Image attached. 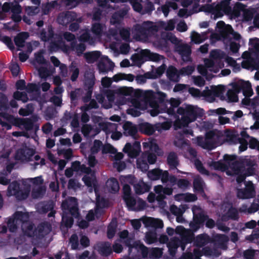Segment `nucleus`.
<instances>
[{"mask_svg": "<svg viewBox=\"0 0 259 259\" xmlns=\"http://www.w3.org/2000/svg\"><path fill=\"white\" fill-rule=\"evenodd\" d=\"M175 24L176 21L174 19H170L167 22L145 21L135 24L132 29V34L133 38L136 41L146 42L151 37L156 36L160 29L166 31L174 30Z\"/></svg>", "mask_w": 259, "mask_h": 259, "instance_id": "nucleus-1", "label": "nucleus"}, {"mask_svg": "<svg viewBox=\"0 0 259 259\" xmlns=\"http://www.w3.org/2000/svg\"><path fill=\"white\" fill-rule=\"evenodd\" d=\"M226 54L220 50H214L210 51L209 58L204 59V65L197 66L198 71L206 77L207 79L212 78L208 74V71L217 73L224 67V63L222 59L225 58Z\"/></svg>", "mask_w": 259, "mask_h": 259, "instance_id": "nucleus-2", "label": "nucleus"}, {"mask_svg": "<svg viewBox=\"0 0 259 259\" xmlns=\"http://www.w3.org/2000/svg\"><path fill=\"white\" fill-rule=\"evenodd\" d=\"M217 32L211 34L210 38L214 40H222L227 44L230 42V48L233 53L238 52L240 47L238 44L231 41L232 39L239 40L240 35L235 32L230 25H226L223 21H219L217 25Z\"/></svg>", "mask_w": 259, "mask_h": 259, "instance_id": "nucleus-3", "label": "nucleus"}, {"mask_svg": "<svg viewBox=\"0 0 259 259\" xmlns=\"http://www.w3.org/2000/svg\"><path fill=\"white\" fill-rule=\"evenodd\" d=\"M156 95L151 91H147L143 92L141 96V100H144V103H140L139 101L136 100L133 103L135 108H132L127 110V113L133 116H139L141 112L138 109H143L145 105H149L151 109L148 111L153 116L157 115L160 112L159 105L156 100Z\"/></svg>", "mask_w": 259, "mask_h": 259, "instance_id": "nucleus-4", "label": "nucleus"}, {"mask_svg": "<svg viewBox=\"0 0 259 259\" xmlns=\"http://www.w3.org/2000/svg\"><path fill=\"white\" fill-rule=\"evenodd\" d=\"M61 208L63 210L62 225L70 228L73 223V219L69 214L74 218H77L79 215L77 199L74 197H69L63 201Z\"/></svg>", "mask_w": 259, "mask_h": 259, "instance_id": "nucleus-5", "label": "nucleus"}, {"mask_svg": "<svg viewBox=\"0 0 259 259\" xmlns=\"http://www.w3.org/2000/svg\"><path fill=\"white\" fill-rule=\"evenodd\" d=\"M177 113L181 115V117L178 118L174 122V126L176 130L187 126L190 122L194 121L197 117L196 109L191 105L179 108L177 109Z\"/></svg>", "mask_w": 259, "mask_h": 259, "instance_id": "nucleus-6", "label": "nucleus"}, {"mask_svg": "<svg viewBox=\"0 0 259 259\" xmlns=\"http://www.w3.org/2000/svg\"><path fill=\"white\" fill-rule=\"evenodd\" d=\"M208 165L214 169L226 171L228 175L238 174L240 170L238 165V162L235 160L234 157L228 155L225 156L224 163L211 161L208 163Z\"/></svg>", "mask_w": 259, "mask_h": 259, "instance_id": "nucleus-7", "label": "nucleus"}, {"mask_svg": "<svg viewBox=\"0 0 259 259\" xmlns=\"http://www.w3.org/2000/svg\"><path fill=\"white\" fill-rule=\"evenodd\" d=\"M252 51L250 53L245 52L242 54L244 59L242 62V66L244 68L255 67L256 61L259 59V39H254L250 41Z\"/></svg>", "mask_w": 259, "mask_h": 259, "instance_id": "nucleus-8", "label": "nucleus"}, {"mask_svg": "<svg viewBox=\"0 0 259 259\" xmlns=\"http://www.w3.org/2000/svg\"><path fill=\"white\" fill-rule=\"evenodd\" d=\"M193 212V223H191L190 225L191 228L194 230H196L199 228V225L205 221L206 222V226L209 228H212L215 226V222L211 219H208L204 211L198 206H194L192 208Z\"/></svg>", "mask_w": 259, "mask_h": 259, "instance_id": "nucleus-9", "label": "nucleus"}, {"mask_svg": "<svg viewBox=\"0 0 259 259\" xmlns=\"http://www.w3.org/2000/svg\"><path fill=\"white\" fill-rule=\"evenodd\" d=\"M242 91L243 95L249 97L252 95V89L250 83L248 81H239L233 85V90H229L227 92L228 99L231 102H237L238 96L237 94Z\"/></svg>", "mask_w": 259, "mask_h": 259, "instance_id": "nucleus-10", "label": "nucleus"}, {"mask_svg": "<svg viewBox=\"0 0 259 259\" xmlns=\"http://www.w3.org/2000/svg\"><path fill=\"white\" fill-rule=\"evenodd\" d=\"M176 232L181 236V240L176 239L171 241L169 243V247L175 249L180 246L182 249L184 250L185 249L184 244L191 242L194 238V234L190 230H186L182 226L177 227Z\"/></svg>", "mask_w": 259, "mask_h": 259, "instance_id": "nucleus-11", "label": "nucleus"}, {"mask_svg": "<svg viewBox=\"0 0 259 259\" xmlns=\"http://www.w3.org/2000/svg\"><path fill=\"white\" fill-rule=\"evenodd\" d=\"M196 140L198 145L203 148L209 150L222 144L219 135L213 132L207 133L205 138L197 137Z\"/></svg>", "mask_w": 259, "mask_h": 259, "instance_id": "nucleus-12", "label": "nucleus"}, {"mask_svg": "<svg viewBox=\"0 0 259 259\" xmlns=\"http://www.w3.org/2000/svg\"><path fill=\"white\" fill-rule=\"evenodd\" d=\"M145 58L152 61L158 62L164 59V57L158 54L151 53L148 50H143L140 53L133 55L131 58L132 60L135 62V64L138 65H141L143 63Z\"/></svg>", "mask_w": 259, "mask_h": 259, "instance_id": "nucleus-13", "label": "nucleus"}, {"mask_svg": "<svg viewBox=\"0 0 259 259\" xmlns=\"http://www.w3.org/2000/svg\"><path fill=\"white\" fill-rule=\"evenodd\" d=\"M230 0H224L220 4L210 5V12L214 15V18L222 16L224 13H230L231 12V8L229 6Z\"/></svg>", "mask_w": 259, "mask_h": 259, "instance_id": "nucleus-14", "label": "nucleus"}, {"mask_svg": "<svg viewBox=\"0 0 259 259\" xmlns=\"http://www.w3.org/2000/svg\"><path fill=\"white\" fill-rule=\"evenodd\" d=\"M10 10L12 13V19L16 22L20 21L21 17L20 14L22 12L21 7L17 3H5L2 6V11L7 13Z\"/></svg>", "mask_w": 259, "mask_h": 259, "instance_id": "nucleus-15", "label": "nucleus"}, {"mask_svg": "<svg viewBox=\"0 0 259 259\" xmlns=\"http://www.w3.org/2000/svg\"><path fill=\"white\" fill-rule=\"evenodd\" d=\"M225 141L230 144H240L239 150L240 151L245 150L247 148V142L243 139L239 138L235 132L227 131L225 133Z\"/></svg>", "mask_w": 259, "mask_h": 259, "instance_id": "nucleus-16", "label": "nucleus"}, {"mask_svg": "<svg viewBox=\"0 0 259 259\" xmlns=\"http://www.w3.org/2000/svg\"><path fill=\"white\" fill-rule=\"evenodd\" d=\"M244 189H238L237 196L240 199H248L255 196V191L253 184L251 181L245 182Z\"/></svg>", "mask_w": 259, "mask_h": 259, "instance_id": "nucleus-17", "label": "nucleus"}, {"mask_svg": "<svg viewBox=\"0 0 259 259\" xmlns=\"http://www.w3.org/2000/svg\"><path fill=\"white\" fill-rule=\"evenodd\" d=\"M175 51L181 55L184 62L191 61V48L188 44L181 41L175 46Z\"/></svg>", "mask_w": 259, "mask_h": 259, "instance_id": "nucleus-18", "label": "nucleus"}, {"mask_svg": "<svg viewBox=\"0 0 259 259\" xmlns=\"http://www.w3.org/2000/svg\"><path fill=\"white\" fill-rule=\"evenodd\" d=\"M34 153L35 151L33 149L26 147L17 150L15 159L22 162H28L32 160Z\"/></svg>", "mask_w": 259, "mask_h": 259, "instance_id": "nucleus-19", "label": "nucleus"}, {"mask_svg": "<svg viewBox=\"0 0 259 259\" xmlns=\"http://www.w3.org/2000/svg\"><path fill=\"white\" fill-rule=\"evenodd\" d=\"M146 2L143 6L141 3L142 0H139L137 1V4L135 5L134 10L140 14L144 15L145 14H150L152 11L154 10V7L153 0H146Z\"/></svg>", "mask_w": 259, "mask_h": 259, "instance_id": "nucleus-20", "label": "nucleus"}, {"mask_svg": "<svg viewBox=\"0 0 259 259\" xmlns=\"http://www.w3.org/2000/svg\"><path fill=\"white\" fill-rule=\"evenodd\" d=\"M59 46L61 49L65 53H68L70 50L74 51L78 56H80L85 50V46L83 43L76 44V42L73 41L70 44V47L65 45L62 42L60 43Z\"/></svg>", "mask_w": 259, "mask_h": 259, "instance_id": "nucleus-21", "label": "nucleus"}, {"mask_svg": "<svg viewBox=\"0 0 259 259\" xmlns=\"http://www.w3.org/2000/svg\"><path fill=\"white\" fill-rule=\"evenodd\" d=\"M114 63L107 57H101L97 64L100 73H107L112 70L114 68Z\"/></svg>", "mask_w": 259, "mask_h": 259, "instance_id": "nucleus-22", "label": "nucleus"}, {"mask_svg": "<svg viewBox=\"0 0 259 259\" xmlns=\"http://www.w3.org/2000/svg\"><path fill=\"white\" fill-rule=\"evenodd\" d=\"M76 20V13L66 11L60 13L57 18L58 22L62 25H67L69 23Z\"/></svg>", "mask_w": 259, "mask_h": 259, "instance_id": "nucleus-23", "label": "nucleus"}, {"mask_svg": "<svg viewBox=\"0 0 259 259\" xmlns=\"http://www.w3.org/2000/svg\"><path fill=\"white\" fill-rule=\"evenodd\" d=\"M154 191L157 194L156 199L160 201L165 198V195L172 194L173 190L170 188L163 187L161 185H157L154 187Z\"/></svg>", "mask_w": 259, "mask_h": 259, "instance_id": "nucleus-24", "label": "nucleus"}, {"mask_svg": "<svg viewBox=\"0 0 259 259\" xmlns=\"http://www.w3.org/2000/svg\"><path fill=\"white\" fill-rule=\"evenodd\" d=\"M123 151L127 153L130 157L135 158L139 155L140 152V146L136 143L132 146L130 143H127L125 145Z\"/></svg>", "mask_w": 259, "mask_h": 259, "instance_id": "nucleus-25", "label": "nucleus"}, {"mask_svg": "<svg viewBox=\"0 0 259 259\" xmlns=\"http://www.w3.org/2000/svg\"><path fill=\"white\" fill-rule=\"evenodd\" d=\"M102 151L103 153H110L112 154L111 156L116 160H120L123 157V154L122 153H117V150L109 144L103 146Z\"/></svg>", "mask_w": 259, "mask_h": 259, "instance_id": "nucleus-26", "label": "nucleus"}, {"mask_svg": "<svg viewBox=\"0 0 259 259\" xmlns=\"http://www.w3.org/2000/svg\"><path fill=\"white\" fill-rule=\"evenodd\" d=\"M14 125L21 129L29 131L33 128V122L29 118H18L14 120Z\"/></svg>", "mask_w": 259, "mask_h": 259, "instance_id": "nucleus-27", "label": "nucleus"}, {"mask_svg": "<svg viewBox=\"0 0 259 259\" xmlns=\"http://www.w3.org/2000/svg\"><path fill=\"white\" fill-rule=\"evenodd\" d=\"M127 181L130 183H132L134 185L136 193L138 194H143L149 191V187L143 182H139L136 184H134V177L129 176L126 178Z\"/></svg>", "mask_w": 259, "mask_h": 259, "instance_id": "nucleus-28", "label": "nucleus"}, {"mask_svg": "<svg viewBox=\"0 0 259 259\" xmlns=\"http://www.w3.org/2000/svg\"><path fill=\"white\" fill-rule=\"evenodd\" d=\"M21 229L24 235L29 237L36 235V228L34 224L29 221L23 223L21 226Z\"/></svg>", "mask_w": 259, "mask_h": 259, "instance_id": "nucleus-29", "label": "nucleus"}, {"mask_svg": "<svg viewBox=\"0 0 259 259\" xmlns=\"http://www.w3.org/2000/svg\"><path fill=\"white\" fill-rule=\"evenodd\" d=\"M84 78L85 85H87L89 89L92 88L95 81L94 69L92 68L87 69L84 72Z\"/></svg>", "mask_w": 259, "mask_h": 259, "instance_id": "nucleus-30", "label": "nucleus"}, {"mask_svg": "<svg viewBox=\"0 0 259 259\" xmlns=\"http://www.w3.org/2000/svg\"><path fill=\"white\" fill-rule=\"evenodd\" d=\"M52 229L51 225L48 222L40 224L36 229V235L39 238L43 237L49 234Z\"/></svg>", "mask_w": 259, "mask_h": 259, "instance_id": "nucleus-31", "label": "nucleus"}, {"mask_svg": "<svg viewBox=\"0 0 259 259\" xmlns=\"http://www.w3.org/2000/svg\"><path fill=\"white\" fill-rule=\"evenodd\" d=\"M166 161L169 168L172 169H177L179 164L178 154L173 151L168 153Z\"/></svg>", "mask_w": 259, "mask_h": 259, "instance_id": "nucleus-32", "label": "nucleus"}, {"mask_svg": "<svg viewBox=\"0 0 259 259\" xmlns=\"http://www.w3.org/2000/svg\"><path fill=\"white\" fill-rule=\"evenodd\" d=\"M191 44H200L207 39V33H199L193 31L190 34Z\"/></svg>", "mask_w": 259, "mask_h": 259, "instance_id": "nucleus-33", "label": "nucleus"}, {"mask_svg": "<svg viewBox=\"0 0 259 259\" xmlns=\"http://www.w3.org/2000/svg\"><path fill=\"white\" fill-rule=\"evenodd\" d=\"M97 246L98 251L102 255L108 256L112 252L111 244L108 242L99 243Z\"/></svg>", "mask_w": 259, "mask_h": 259, "instance_id": "nucleus-34", "label": "nucleus"}, {"mask_svg": "<svg viewBox=\"0 0 259 259\" xmlns=\"http://www.w3.org/2000/svg\"><path fill=\"white\" fill-rule=\"evenodd\" d=\"M105 24L99 22H96L92 24L91 27L92 32L97 37L100 38L106 30Z\"/></svg>", "mask_w": 259, "mask_h": 259, "instance_id": "nucleus-35", "label": "nucleus"}, {"mask_svg": "<svg viewBox=\"0 0 259 259\" xmlns=\"http://www.w3.org/2000/svg\"><path fill=\"white\" fill-rule=\"evenodd\" d=\"M143 223L146 227H151L155 228H162L163 224L161 220L152 218H146L144 219Z\"/></svg>", "mask_w": 259, "mask_h": 259, "instance_id": "nucleus-36", "label": "nucleus"}, {"mask_svg": "<svg viewBox=\"0 0 259 259\" xmlns=\"http://www.w3.org/2000/svg\"><path fill=\"white\" fill-rule=\"evenodd\" d=\"M123 134L126 136H130L135 137L138 132V129L136 125L131 122H126L123 125Z\"/></svg>", "mask_w": 259, "mask_h": 259, "instance_id": "nucleus-37", "label": "nucleus"}, {"mask_svg": "<svg viewBox=\"0 0 259 259\" xmlns=\"http://www.w3.org/2000/svg\"><path fill=\"white\" fill-rule=\"evenodd\" d=\"M166 75L169 80L174 82H178L180 79L179 71L172 66L168 67L166 70Z\"/></svg>", "mask_w": 259, "mask_h": 259, "instance_id": "nucleus-38", "label": "nucleus"}, {"mask_svg": "<svg viewBox=\"0 0 259 259\" xmlns=\"http://www.w3.org/2000/svg\"><path fill=\"white\" fill-rule=\"evenodd\" d=\"M55 204L53 201L40 202L37 205V210L40 213H46L51 210L54 209Z\"/></svg>", "mask_w": 259, "mask_h": 259, "instance_id": "nucleus-39", "label": "nucleus"}, {"mask_svg": "<svg viewBox=\"0 0 259 259\" xmlns=\"http://www.w3.org/2000/svg\"><path fill=\"white\" fill-rule=\"evenodd\" d=\"M98 125L99 128L105 132L107 134L116 131L117 127V124L107 122H100Z\"/></svg>", "mask_w": 259, "mask_h": 259, "instance_id": "nucleus-40", "label": "nucleus"}, {"mask_svg": "<svg viewBox=\"0 0 259 259\" xmlns=\"http://www.w3.org/2000/svg\"><path fill=\"white\" fill-rule=\"evenodd\" d=\"M101 54L99 51H93L87 52L83 54V56L88 63H93L98 59H100Z\"/></svg>", "mask_w": 259, "mask_h": 259, "instance_id": "nucleus-41", "label": "nucleus"}, {"mask_svg": "<svg viewBox=\"0 0 259 259\" xmlns=\"http://www.w3.org/2000/svg\"><path fill=\"white\" fill-rule=\"evenodd\" d=\"M106 188L111 193L118 192L119 190V185L117 180L114 178L109 179L106 182Z\"/></svg>", "mask_w": 259, "mask_h": 259, "instance_id": "nucleus-42", "label": "nucleus"}, {"mask_svg": "<svg viewBox=\"0 0 259 259\" xmlns=\"http://www.w3.org/2000/svg\"><path fill=\"white\" fill-rule=\"evenodd\" d=\"M127 206L135 210H139L144 208L145 205V203L144 201H141L139 203L140 204V206L139 208L134 206L136 204V202L135 199L131 196L123 198Z\"/></svg>", "mask_w": 259, "mask_h": 259, "instance_id": "nucleus-43", "label": "nucleus"}, {"mask_svg": "<svg viewBox=\"0 0 259 259\" xmlns=\"http://www.w3.org/2000/svg\"><path fill=\"white\" fill-rule=\"evenodd\" d=\"M156 130V125L153 126L147 122L143 123L140 125V131L142 133L148 135H152Z\"/></svg>", "mask_w": 259, "mask_h": 259, "instance_id": "nucleus-44", "label": "nucleus"}, {"mask_svg": "<svg viewBox=\"0 0 259 259\" xmlns=\"http://www.w3.org/2000/svg\"><path fill=\"white\" fill-rule=\"evenodd\" d=\"M238 218V214L237 209L232 207L229 208L226 214L222 217V220L224 221H226L229 219L236 220Z\"/></svg>", "mask_w": 259, "mask_h": 259, "instance_id": "nucleus-45", "label": "nucleus"}, {"mask_svg": "<svg viewBox=\"0 0 259 259\" xmlns=\"http://www.w3.org/2000/svg\"><path fill=\"white\" fill-rule=\"evenodd\" d=\"M46 187L45 186H40L39 187H34L33 188L31 196L34 198H41L46 193Z\"/></svg>", "mask_w": 259, "mask_h": 259, "instance_id": "nucleus-46", "label": "nucleus"}, {"mask_svg": "<svg viewBox=\"0 0 259 259\" xmlns=\"http://www.w3.org/2000/svg\"><path fill=\"white\" fill-rule=\"evenodd\" d=\"M170 8L174 10H177L178 8V6L175 2L166 1L164 5L161 7V10L165 17L168 16Z\"/></svg>", "mask_w": 259, "mask_h": 259, "instance_id": "nucleus-47", "label": "nucleus"}, {"mask_svg": "<svg viewBox=\"0 0 259 259\" xmlns=\"http://www.w3.org/2000/svg\"><path fill=\"white\" fill-rule=\"evenodd\" d=\"M13 217L16 220V222H20L22 224L28 221L29 215L27 212H23L21 211H17L14 213L12 215Z\"/></svg>", "mask_w": 259, "mask_h": 259, "instance_id": "nucleus-48", "label": "nucleus"}, {"mask_svg": "<svg viewBox=\"0 0 259 259\" xmlns=\"http://www.w3.org/2000/svg\"><path fill=\"white\" fill-rule=\"evenodd\" d=\"M229 238L226 235H219L217 236L216 244L218 247L225 250L227 248V242Z\"/></svg>", "mask_w": 259, "mask_h": 259, "instance_id": "nucleus-49", "label": "nucleus"}, {"mask_svg": "<svg viewBox=\"0 0 259 259\" xmlns=\"http://www.w3.org/2000/svg\"><path fill=\"white\" fill-rule=\"evenodd\" d=\"M30 190V186H28L26 188L19 189V190L16 194L15 196L19 200H23L26 199L29 194Z\"/></svg>", "mask_w": 259, "mask_h": 259, "instance_id": "nucleus-50", "label": "nucleus"}, {"mask_svg": "<svg viewBox=\"0 0 259 259\" xmlns=\"http://www.w3.org/2000/svg\"><path fill=\"white\" fill-rule=\"evenodd\" d=\"M28 36V33L27 32H22L18 34L14 38L16 45L19 47H23L25 40Z\"/></svg>", "mask_w": 259, "mask_h": 259, "instance_id": "nucleus-51", "label": "nucleus"}, {"mask_svg": "<svg viewBox=\"0 0 259 259\" xmlns=\"http://www.w3.org/2000/svg\"><path fill=\"white\" fill-rule=\"evenodd\" d=\"M174 144L176 147L180 148L186 145V142L184 140V137L182 132H179L177 134L174 141Z\"/></svg>", "mask_w": 259, "mask_h": 259, "instance_id": "nucleus-52", "label": "nucleus"}, {"mask_svg": "<svg viewBox=\"0 0 259 259\" xmlns=\"http://www.w3.org/2000/svg\"><path fill=\"white\" fill-rule=\"evenodd\" d=\"M25 90L28 94H32L30 96V99L33 97L39 94V89L38 85L35 83H28L25 88Z\"/></svg>", "mask_w": 259, "mask_h": 259, "instance_id": "nucleus-53", "label": "nucleus"}, {"mask_svg": "<svg viewBox=\"0 0 259 259\" xmlns=\"http://www.w3.org/2000/svg\"><path fill=\"white\" fill-rule=\"evenodd\" d=\"M204 183L202 179L199 176L195 177L193 181V187L195 190L202 193L203 192Z\"/></svg>", "mask_w": 259, "mask_h": 259, "instance_id": "nucleus-54", "label": "nucleus"}, {"mask_svg": "<svg viewBox=\"0 0 259 259\" xmlns=\"http://www.w3.org/2000/svg\"><path fill=\"white\" fill-rule=\"evenodd\" d=\"M187 207L185 205H181L179 207L176 205H172L170 207V212L175 215L183 214Z\"/></svg>", "mask_w": 259, "mask_h": 259, "instance_id": "nucleus-55", "label": "nucleus"}, {"mask_svg": "<svg viewBox=\"0 0 259 259\" xmlns=\"http://www.w3.org/2000/svg\"><path fill=\"white\" fill-rule=\"evenodd\" d=\"M54 36V32L52 28H49L47 30L43 29L40 33L41 39L44 41L50 40Z\"/></svg>", "mask_w": 259, "mask_h": 259, "instance_id": "nucleus-56", "label": "nucleus"}, {"mask_svg": "<svg viewBox=\"0 0 259 259\" xmlns=\"http://www.w3.org/2000/svg\"><path fill=\"white\" fill-rule=\"evenodd\" d=\"M19 184L16 182H13L11 183L8 188L7 196H15L20 189Z\"/></svg>", "mask_w": 259, "mask_h": 259, "instance_id": "nucleus-57", "label": "nucleus"}, {"mask_svg": "<svg viewBox=\"0 0 259 259\" xmlns=\"http://www.w3.org/2000/svg\"><path fill=\"white\" fill-rule=\"evenodd\" d=\"M56 114L57 111L54 106H48L45 111V118L47 120H50L54 118Z\"/></svg>", "mask_w": 259, "mask_h": 259, "instance_id": "nucleus-58", "label": "nucleus"}, {"mask_svg": "<svg viewBox=\"0 0 259 259\" xmlns=\"http://www.w3.org/2000/svg\"><path fill=\"white\" fill-rule=\"evenodd\" d=\"M117 228V222L115 220H113L110 223L108 227L107 236L108 238L111 239L114 236Z\"/></svg>", "mask_w": 259, "mask_h": 259, "instance_id": "nucleus-59", "label": "nucleus"}, {"mask_svg": "<svg viewBox=\"0 0 259 259\" xmlns=\"http://www.w3.org/2000/svg\"><path fill=\"white\" fill-rule=\"evenodd\" d=\"M166 65L163 64L161 66L157 68L155 71L153 70L149 72L151 74L152 79H156L159 77L164 73Z\"/></svg>", "mask_w": 259, "mask_h": 259, "instance_id": "nucleus-60", "label": "nucleus"}, {"mask_svg": "<svg viewBox=\"0 0 259 259\" xmlns=\"http://www.w3.org/2000/svg\"><path fill=\"white\" fill-rule=\"evenodd\" d=\"M113 79L115 81H118L122 79L132 81L134 79V76L131 74H126L124 73H119L115 75L113 77Z\"/></svg>", "mask_w": 259, "mask_h": 259, "instance_id": "nucleus-61", "label": "nucleus"}, {"mask_svg": "<svg viewBox=\"0 0 259 259\" xmlns=\"http://www.w3.org/2000/svg\"><path fill=\"white\" fill-rule=\"evenodd\" d=\"M106 97L108 100L106 103H104V107L109 108L112 107V103L114 100V94L113 91L109 90L106 92Z\"/></svg>", "mask_w": 259, "mask_h": 259, "instance_id": "nucleus-62", "label": "nucleus"}, {"mask_svg": "<svg viewBox=\"0 0 259 259\" xmlns=\"http://www.w3.org/2000/svg\"><path fill=\"white\" fill-rule=\"evenodd\" d=\"M119 33L123 40L130 41L131 40V29L130 28H121L119 29Z\"/></svg>", "mask_w": 259, "mask_h": 259, "instance_id": "nucleus-63", "label": "nucleus"}, {"mask_svg": "<svg viewBox=\"0 0 259 259\" xmlns=\"http://www.w3.org/2000/svg\"><path fill=\"white\" fill-rule=\"evenodd\" d=\"M162 37L166 40L170 41L171 43L175 45V46L181 42L175 35L170 32L163 33L162 34Z\"/></svg>", "mask_w": 259, "mask_h": 259, "instance_id": "nucleus-64", "label": "nucleus"}]
</instances>
